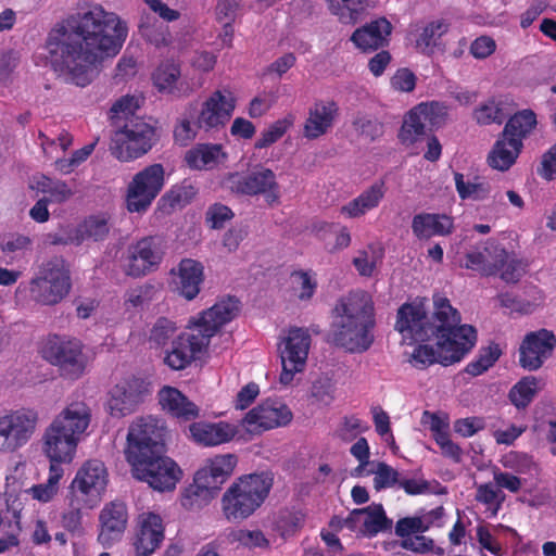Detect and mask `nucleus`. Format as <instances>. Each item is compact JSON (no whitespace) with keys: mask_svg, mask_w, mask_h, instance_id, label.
<instances>
[{"mask_svg":"<svg viewBox=\"0 0 556 556\" xmlns=\"http://www.w3.org/2000/svg\"><path fill=\"white\" fill-rule=\"evenodd\" d=\"M128 26L116 13L100 4L80 8L68 27L52 29L46 41L54 72L78 87L91 84L98 66L117 55L127 38Z\"/></svg>","mask_w":556,"mask_h":556,"instance_id":"1","label":"nucleus"},{"mask_svg":"<svg viewBox=\"0 0 556 556\" xmlns=\"http://www.w3.org/2000/svg\"><path fill=\"white\" fill-rule=\"evenodd\" d=\"M166 428L152 417L134 421L127 433L126 460L136 479L157 491L175 489L181 470L166 454Z\"/></svg>","mask_w":556,"mask_h":556,"instance_id":"2","label":"nucleus"},{"mask_svg":"<svg viewBox=\"0 0 556 556\" xmlns=\"http://www.w3.org/2000/svg\"><path fill=\"white\" fill-rule=\"evenodd\" d=\"M331 342L345 352L365 353L375 341L376 308L372 295L354 289L339 298L331 311Z\"/></svg>","mask_w":556,"mask_h":556,"instance_id":"3","label":"nucleus"},{"mask_svg":"<svg viewBox=\"0 0 556 556\" xmlns=\"http://www.w3.org/2000/svg\"><path fill=\"white\" fill-rule=\"evenodd\" d=\"M240 311V302L235 296L217 301L190 321L189 331L180 333L173 342L164 358L165 364L174 370L189 366L197 355L206 349L211 338L231 321Z\"/></svg>","mask_w":556,"mask_h":556,"instance_id":"4","label":"nucleus"},{"mask_svg":"<svg viewBox=\"0 0 556 556\" xmlns=\"http://www.w3.org/2000/svg\"><path fill=\"white\" fill-rule=\"evenodd\" d=\"M434 312L429 316L422 304L404 303L396 313L394 328L405 341L428 342L433 334L460 326V314L445 296L433 298Z\"/></svg>","mask_w":556,"mask_h":556,"instance_id":"5","label":"nucleus"},{"mask_svg":"<svg viewBox=\"0 0 556 556\" xmlns=\"http://www.w3.org/2000/svg\"><path fill=\"white\" fill-rule=\"evenodd\" d=\"M91 410L85 402L68 404L46 429L42 450L50 465L71 463L80 435L90 424Z\"/></svg>","mask_w":556,"mask_h":556,"instance_id":"6","label":"nucleus"},{"mask_svg":"<svg viewBox=\"0 0 556 556\" xmlns=\"http://www.w3.org/2000/svg\"><path fill=\"white\" fill-rule=\"evenodd\" d=\"M274 485V475L261 471L242 475L224 492L222 514L231 523H239L258 510Z\"/></svg>","mask_w":556,"mask_h":556,"instance_id":"7","label":"nucleus"},{"mask_svg":"<svg viewBox=\"0 0 556 556\" xmlns=\"http://www.w3.org/2000/svg\"><path fill=\"white\" fill-rule=\"evenodd\" d=\"M432 340L435 341V349L424 342L414 349L409 363L416 369L424 370L435 363L446 367L460 362L476 345L477 330L465 324L435 333Z\"/></svg>","mask_w":556,"mask_h":556,"instance_id":"8","label":"nucleus"},{"mask_svg":"<svg viewBox=\"0 0 556 556\" xmlns=\"http://www.w3.org/2000/svg\"><path fill=\"white\" fill-rule=\"evenodd\" d=\"M70 268L61 256H53L39 266L28 282L29 300L42 306L59 304L71 291Z\"/></svg>","mask_w":556,"mask_h":556,"instance_id":"9","label":"nucleus"},{"mask_svg":"<svg viewBox=\"0 0 556 556\" xmlns=\"http://www.w3.org/2000/svg\"><path fill=\"white\" fill-rule=\"evenodd\" d=\"M155 142V127L142 117L130 116L114 132L110 150L117 160L128 162L148 153Z\"/></svg>","mask_w":556,"mask_h":556,"instance_id":"10","label":"nucleus"},{"mask_svg":"<svg viewBox=\"0 0 556 556\" xmlns=\"http://www.w3.org/2000/svg\"><path fill=\"white\" fill-rule=\"evenodd\" d=\"M83 349L81 342L77 339L50 334L40 352L43 359L58 367L61 377L77 380L87 367V356Z\"/></svg>","mask_w":556,"mask_h":556,"instance_id":"11","label":"nucleus"},{"mask_svg":"<svg viewBox=\"0 0 556 556\" xmlns=\"http://www.w3.org/2000/svg\"><path fill=\"white\" fill-rule=\"evenodd\" d=\"M165 185V169L160 163L146 166L132 177L126 190L129 213H146Z\"/></svg>","mask_w":556,"mask_h":556,"instance_id":"12","label":"nucleus"},{"mask_svg":"<svg viewBox=\"0 0 556 556\" xmlns=\"http://www.w3.org/2000/svg\"><path fill=\"white\" fill-rule=\"evenodd\" d=\"M106 484L108 471L104 464L91 459L76 472L70 485V494L83 501L87 509H92L101 502Z\"/></svg>","mask_w":556,"mask_h":556,"instance_id":"13","label":"nucleus"},{"mask_svg":"<svg viewBox=\"0 0 556 556\" xmlns=\"http://www.w3.org/2000/svg\"><path fill=\"white\" fill-rule=\"evenodd\" d=\"M311 336L306 329L290 328L279 344L282 370L279 380L282 384L292 382L294 375L304 370L311 346Z\"/></svg>","mask_w":556,"mask_h":556,"instance_id":"14","label":"nucleus"},{"mask_svg":"<svg viewBox=\"0 0 556 556\" xmlns=\"http://www.w3.org/2000/svg\"><path fill=\"white\" fill-rule=\"evenodd\" d=\"M37 421V413L30 409L0 416V452L13 453L24 446L34 434Z\"/></svg>","mask_w":556,"mask_h":556,"instance_id":"15","label":"nucleus"},{"mask_svg":"<svg viewBox=\"0 0 556 556\" xmlns=\"http://www.w3.org/2000/svg\"><path fill=\"white\" fill-rule=\"evenodd\" d=\"M164 253L163 241L160 237L141 238L128 248L126 275L139 278L156 270L163 261Z\"/></svg>","mask_w":556,"mask_h":556,"instance_id":"16","label":"nucleus"},{"mask_svg":"<svg viewBox=\"0 0 556 556\" xmlns=\"http://www.w3.org/2000/svg\"><path fill=\"white\" fill-rule=\"evenodd\" d=\"M149 393V383L141 378L131 377L119 381L109 393L110 415L114 418H123L135 413Z\"/></svg>","mask_w":556,"mask_h":556,"instance_id":"17","label":"nucleus"},{"mask_svg":"<svg viewBox=\"0 0 556 556\" xmlns=\"http://www.w3.org/2000/svg\"><path fill=\"white\" fill-rule=\"evenodd\" d=\"M231 190L242 195L263 194L265 201L273 205L279 202L280 186L274 170L267 167H261L260 170L251 172L247 175L238 173L230 175Z\"/></svg>","mask_w":556,"mask_h":556,"instance_id":"18","label":"nucleus"},{"mask_svg":"<svg viewBox=\"0 0 556 556\" xmlns=\"http://www.w3.org/2000/svg\"><path fill=\"white\" fill-rule=\"evenodd\" d=\"M236 97L229 89H217L202 103L197 126L205 131L223 128L236 109Z\"/></svg>","mask_w":556,"mask_h":556,"instance_id":"19","label":"nucleus"},{"mask_svg":"<svg viewBox=\"0 0 556 556\" xmlns=\"http://www.w3.org/2000/svg\"><path fill=\"white\" fill-rule=\"evenodd\" d=\"M292 419L290 408L277 400H266L252 408L243 418L250 433H262L288 425Z\"/></svg>","mask_w":556,"mask_h":556,"instance_id":"20","label":"nucleus"},{"mask_svg":"<svg viewBox=\"0 0 556 556\" xmlns=\"http://www.w3.org/2000/svg\"><path fill=\"white\" fill-rule=\"evenodd\" d=\"M556 348L553 331L540 329L526 334L519 348V364L522 368L533 371L542 367Z\"/></svg>","mask_w":556,"mask_h":556,"instance_id":"21","label":"nucleus"},{"mask_svg":"<svg viewBox=\"0 0 556 556\" xmlns=\"http://www.w3.org/2000/svg\"><path fill=\"white\" fill-rule=\"evenodd\" d=\"M165 539V526L159 514L141 513L137 518L132 546L137 556H151Z\"/></svg>","mask_w":556,"mask_h":556,"instance_id":"22","label":"nucleus"},{"mask_svg":"<svg viewBox=\"0 0 556 556\" xmlns=\"http://www.w3.org/2000/svg\"><path fill=\"white\" fill-rule=\"evenodd\" d=\"M99 521L98 541L103 547L109 548L122 539L127 528L128 510L126 504L121 501H112L105 504L100 511Z\"/></svg>","mask_w":556,"mask_h":556,"instance_id":"23","label":"nucleus"},{"mask_svg":"<svg viewBox=\"0 0 556 556\" xmlns=\"http://www.w3.org/2000/svg\"><path fill=\"white\" fill-rule=\"evenodd\" d=\"M339 114L338 104L332 101H316L308 110V116L303 126V135L306 139H317L332 128Z\"/></svg>","mask_w":556,"mask_h":556,"instance_id":"24","label":"nucleus"},{"mask_svg":"<svg viewBox=\"0 0 556 556\" xmlns=\"http://www.w3.org/2000/svg\"><path fill=\"white\" fill-rule=\"evenodd\" d=\"M192 440L202 446H217L230 442L238 429L226 421H195L189 426Z\"/></svg>","mask_w":556,"mask_h":556,"instance_id":"25","label":"nucleus"},{"mask_svg":"<svg viewBox=\"0 0 556 556\" xmlns=\"http://www.w3.org/2000/svg\"><path fill=\"white\" fill-rule=\"evenodd\" d=\"M392 25L386 17H380L355 29L351 41L363 52L376 51L388 45Z\"/></svg>","mask_w":556,"mask_h":556,"instance_id":"26","label":"nucleus"},{"mask_svg":"<svg viewBox=\"0 0 556 556\" xmlns=\"http://www.w3.org/2000/svg\"><path fill=\"white\" fill-rule=\"evenodd\" d=\"M386 192L384 180H377L364 189L356 198L342 205L340 214L345 218H361L380 205Z\"/></svg>","mask_w":556,"mask_h":556,"instance_id":"27","label":"nucleus"},{"mask_svg":"<svg viewBox=\"0 0 556 556\" xmlns=\"http://www.w3.org/2000/svg\"><path fill=\"white\" fill-rule=\"evenodd\" d=\"M386 192L384 180H377L364 189L356 198L342 205L340 214L345 218H361L380 205Z\"/></svg>","mask_w":556,"mask_h":556,"instance_id":"28","label":"nucleus"},{"mask_svg":"<svg viewBox=\"0 0 556 556\" xmlns=\"http://www.w3.org/2000/svg\"><path fill=\"white\" fill-rule=\"evenodd\" d=\"M386 192L384 180H377L364 189L356 198L342 205L340 214L345 218H361L380 205Z\"/></svg>","mask_w":556,"mask_h":556,"instance_id":"29","label":"nucleus"},{"mask_svg":"<svg viewBox=\"0 0 556 556\" xmlns=\"http://www.w3.org/2000/svg\"><path fill=\"white\" fill-rule=\"evenodd\" d=\"M238 463L235 454L216 455L207 460V464L198 470V481L206 483V488L217 493L220 486L230 478Z\"/></svg>","mask_w":556,"mask_h":556,"instance_id":"30","label":"nucleus"},{"mask_svg":"<svg viewBox=\"0 0 556 556\" xmlns=\"http://www.w3.org/2000/svg\"><path fill=\"white\" fill-rule=\"evenodd\" d=\"M162 410L173 418L189 421L199 417V407L177 388L164 386L157 393Z\"/></svg>","mask_w":556,"mask_h":556,"instance_id":"31","label":"nucleus"},{"mask_svg":"<svg viewBox=\"0 0 556 556\" xmlns=\"http://www.w3.org/2000/svg\"><path fill=\"white\" fill-rule=\"evenodd\" d=\"M203 265L191 258H184L179 262L174 283L178 293L186 300L191 301L200 293L204 280Z\"/></svg>","mask_w":556,"mask_h":556,"instance_id":"32","label":"nucleus"},{"mask_svg":"<svg viewBox=\"0 0 556 556\" xmlns=\"http://www.w3.org/2000/svg\"><path fill=\"white\" fill-rule=\"evenodd\" d=\"M412 230L419 240H428L432 237H445L453 232V218L445 214L419 213L413 217Z\"/></svg>","mask_w":556,"mask_h":556,"instance_id":"33","label":"nucleus"},{"mask_svg":"<svg viewBox=\"0 0 556 556\" xmlns=\"http://www.w3.org/2000/svg\"><path fill=\"white\" fill-rule=\"evenodd\" d=\"M222 144L198 143L185 154V162L190 169H211L219 163V159H226Z\"/></svg>","mask_w":556,"mask_h":556,"instance_id":"34","label":"nucleus"},{"mask_svg":"<svg viewBox=\"0 0 556 556\" xmlns=\"http://www.w3.org/2000/svg\"><path fill=\"white\" fill-rule=\"evenodd\" d=\"M522 148L523 143H519V140L513 142L501 134L488 156V163L492 168L505 172L515 164Z\"/></svg>","mask_w":556,"mask_h":556,"instance_id":"35","label":"nucleus"},{"mask_svg":"<svg viewBox=\"0 0 556 556\" xmlns=\"http://www.w3.org/2000/svg\"><path fill=\"white\" fill-rule=\"evenodd\" d=\"M180 66L173 61L162 62L153 73L152 79L154 86L162 92L174 96H182L189 93V87L182 88L184 84L179 83Z\"/></svg>","mask_w":556,"mask_h":556,"instance_id":"36","label":"nucleus"},{"mask_svg":"<svg viewBox=\"0 0 556 556\" xmlns=\"http://www.w3.org/2000/svg\"><path fill=\"white\" fill-rule=\"evenodd\" d=\"M536 124V114L532 110H520L509 117L502 134L513 142L519 140V143H523V140L531 135Z\"/></svg>","mask_w":556,"mask_h":556,"instance_id":"37","label":"nucleus"},{"mask_svg":"<svg viewBox=\"0 0 556 556\" xmlns=\"http://www.w3.org/2000/svg\"><path fill=\"white\" fill-rule=\"evenodd\" d=\"M450 29V23L444 18L433 20L424 25L416 35L415 48L424 53L431 54L440 45L441 38Z\"/></svg>","mask_w":556,"mask_h":556,"instance_id":"38","label":"nucleus"},{"mask_svg":"<svg viewBox=\"0 0 556 556\" xmlns=\"http://www.w3.org/2000/svg\"><path fill=\"white\" fill-rule=\"evenodd\" d=\"M363 510H365L363 516V527L359 528V532L365 536L372 538L379 532L391 529L392 520L387 517L382 504L372 503L369 506L364 507Z\"/></svg>","mask_w":556,"mask_h":556,"instance_id":"39","label":"nucleus"},{"mask_svg":"<svg viewBox=\"0 0 556 556\" xmlns=\"http://www.w3.org/2000/svg\"><path fill=\"white\" fill-rule=\"evenodd\" d=\"M539 391V380L533 376L521 378L508 392L510 403L518 409H525Z\"/></svg>","mask_w":556,"mask_h":556,"instance_id":"40","label":"nucleus"},{"mask_svg":"<svg viewBox=\"0 0 556 556\" xmlns=\"http://www.w3.org/2000/svg\"><path fill=\"white\" fill-rule=\"evenodd\" d=\"M294 122L295 115L293 113H288L282 118L275 121L262 131L260 138L254 143V148L265 149L273 146L287 134L294 125Z\"/></svg>","mask_w":556,"mask_h":556,"instance_id":"41","label":"nucleus"},{"mask_svg":"<svg viewBox=\"0 0 556 556\" xmlns=\"http://www.w3.org/2000/svg\"><path fill=\"white\" fill-rule=\"evenodd\" d=\"M502 350L495 342H491L488 346L481 348L475 359L469 362L465 367V371L477 377L489 370L501 357Z\"/></svg>","mask_w":556,"mask_h":556,"instance_id":"42","label":"nucleus"},{"mask_svg":"<svg viewBox=\"0 0 556 556\" xmlns=\"http://www.w3.org/2000/svg\"><path fill=\"white\" fill-rule=\"evenodd\" d=\"M206 483L198 481L195 473L193 484L189 485L182 493L181 505L189 510L199 509L206 505L216 494L211 488L205 486Z\"/></svg>","mask_w":556,"mask_h":556,"instance_id":"43","label":"nucleus"},{"mask_svg":"<svg viewBox=\"0 0 556 556\" xmlns=\"http://www.w3.org/2000/svg\"><path fill=\"white\" fill-rule=\"evenodd\" d=\"M64 475L62 466L50 465L47 482L33 485L30 494L33 498L47 503L51 501L59 491V482Z\"/></svg>","mask_w":556,"mask_h":556,"instance_id":"44","label":"nucleus"},{"mask_svg":"<svg viewBox=\"0 0 556 556\" xmlns=\"http://www.w3.org/2000/svg\"><path fill=\"white\" fill-rule=\"evenodd\" d=\"M292 288L300 301H309L318 287L316 274L308 270H293L290 275Z\"/></svg>","mask_w":556,"mask_h":556,"instance_id":"45","label":"nucleus"},{"mask_svg":"<svg viewBox=\"0 0 556 556\" xmlns=\"http://www.w3.org/2000/svg\"><path fill=\"white\" fill-rule=\"evenodd\" d=\"M109 233L108 220L100 216H90L76 228V244L87 239L103 240Z\"/></svg>","mask_w":556,"mask_h":556,"instance_id":"46","label":"nucleus"},{"mask_svg":"<svg viewBox=\"0 0 556 556\" xmlns=\"http://www.w3.org/2000/svg\"><path fill=\"white\" fill-rule=\"evenodd\" d=\"M426 123L421 118V114L417 111V108H413L406 115L403 125L401 127L399 138L404 144L415 143L421 136L425 135Z\"/></svg>","mask_w":556,"mask_h":556,"instance_id":"47","label":"nucleus"},{"mask_svg":"<svg viewBox=\"0 0 556 556\" xmlns=\"http://www.w3.org/2000/svg\"><path fill=\"white\" fill-rule=\"evenodd\" d=\"M67 498L68 507L61 515V525L73 534H81L84 530L83 509L87 508V505L72 494H68Z\"/></svg>","mask_w":556,"mask_h":556,"instance_id":"48","label":"nucleus"},{"mask_svg":"<svg viewBox=\"0 0 556 556\" xmlns=\"http://www.w3.org/2000/svg\"><path fill=\"white\" fill-rule=\"evenodd\" d=\"M331 12L339 16L342 23H355L359 13L370 0H328Z\"/></svg>","mask_w":556,"mask_h":556,"instance_id":"49","label":"nucleus"},{"mask_svg":"<svg viewBox=\"0 0 556 556\" xmlns=\"http://www.w3.org/2000/svg\"><path fill=\"white\" fill-rule=\"evenodd\" d=\"M457 193L462 200L482 201L489 197L490 186L484 182H466L462 173H454Z\"/></svg>","mask_w":556,"mask_h":556,"instance_id":"50","label":"nucleus"},{"mask_svg":"<svg viewBox=\"0 0 556 556\" xmlns=\"http://www.w3.org/2000/svg\"><path fill=\"white\" fill-rule=\"evenodd\" d=\"M417 111L421 114L426 125L432 128L441 127L446 119V106L440 102H422L416 105Z\"/></svg>","mask_w":556,"mask_h":556,"instance_id":"51","label":"nucleus"},{"mask_svg":"<svg viewBox=\"0 0 556 556\" xmlns=\"http://www.w3.org/2000/svg\"><path fill=\"white\" fill-rule=\"evenodd\" d=\"M352 125L359 136L371 142L378 140L384 134V125L377 118L358 116L353 121Z\"/></svg>","mask_w":556,"mask_h":556,"instance_id":"52","label":"nucleus"},{"mask_svg":"<svg viewBox=\"0 0 556 556\" xmlns=\"http://www.w3.org/2000/svg\"><path fill=\"white\" fill-rule=\"evenodd\" d=\"M195 194L197 190L191 184L175 185L161 200L167 202L170 207L185 206Z\"/></svg>","mask_w":556,"mask_h":556,"instance_id":"53","label":"nucleus"},{"mask_svg":"<svg viewBox=\"0 0 556 556\" xmlns=\"http://www.w3.org/2000/svg\"><path fill=\"white\" fill-rule=\"evenodd\" d=\"M473 117L480 125L502 124L504 114L502 108L492 99L478 106Z\"/></svg>","mask_w":556,"mask_h":556,"instance_id":"54","label":"nucleus"},{"mask_svg":"<svg viewBox=\"0 0 556 556\" xmlns=\"http://www.w3.org/2000/svg\"><path fill=\"white\" fill-rule=\"evenodd\" d=\"M175 331V323L165 317H161L153 325L150 331L149 341L156 346H163L174 336Z\"/></svg>","mask_w":556,"mask_h":556,"instance_id":"55","label":"nucleus"},{"mask_svg":"<svg viewBox=\"0 0 556 556\" xmlns=\"http://www.w3.org/2000/svg\"><path fill=\"white\" fill-rule=\"evenodd\" d=\"M401 475L386 463H379L374 478V486L377 491L397 485Z\"/></svg>","mask_w":556,"mask_h":556,"instance_id":"56","label":"nucleus"},{"mask_svg":"<svg viewBox=\"0 0 556 556\" xmlns=\"http://www.w3.org/2000/svg\"><path fill=\"white\" fill-rule=\"evenodd\" d=\"M476 500L489 507H494V514H496L505 500V494L492 483H484L478 486Z\"/></svg>","mask_w":556,"mask_h":556,"instance_id":"57","label":"nucleus"},{"mask_svg":"<svg viewBox=\"0 0 556 556\" xmlns=\"http://www.w3.org/2000/svg\"><path fill=\"white\" fill-rule=\"evenodd\" d=\"M33 241L28 236L21 233H11L7 236L2 243L1 250L5 254H23L30 250Z\"/></svg>","mask_w":556,"mask_h":556,"instance_id":"58","label":"nucleus"},{"mask_svg":"<svg viewBox=\"0 0 556 556\" xmlns=\"http://www.w3.org/2000/svg\"><path fill=\"white\" fill-rule=\"evenodd\" d=\"M198 129L197 122L191 123L189 118H180L174 127V140L181 147H187L197 137Z\"/></svg>","mask_w":556,"mask_h":556,"instance_id":"59","label":"nucleus"},{"mask_svg":"<svg viewBox=\"0 0 556 556\" xmlns=\"http://www.w3.org/2000/svg\"><path fill=\"white\" fill-rule=\"evenodd\" d=\"M155 293L153 285L146 283L127 291L125 303L131 307H140L150 302Z\"/></svg>","mask_w":556,"mask_h":556,"instance_id":"60","label":"nucleus"},{"mask_svg":"<svg viewBox=\"0 0 556 556\" xmlns=\"http://www.w3.org/2000/svg\"><path fill=\"white\" fill-rule=\"evenodd\" d=\"M233 217V212L227 205L215 203L206 212V222L213 229H220L227 220Z\"/></svg>","mask_w":556,"mask_h":556,"instance_id":"61","label":"nucleus"},{"mask_svg":"<svg viewBox=\"0 0 556 556\" xmlns=\"http://www.w3.org/2000/svg\"><path fill=\"white\" fill-rule=\"evenodd\" d=\"M496 50L495 40L488 36L482 35L477 37L470 45L469 52L477 60H484L492 55Z\"/></svg>","mask_w":556,"mask_h":556,"instance_id":"62","label":"nucleus"},{"mask_svg":"<svg viewBox=\"0 0 556 556\" xmlns=\"http://www.w3.org/2000/svg\"><path fill=\"white\" fill-rule=\"evenodd\" d=\"M424 532L426 530L419 516L401 518L395 525V534L402 539Z\"/></svg>","mask_w":556,"mask_h":556,"instance_id":"63","label":"nucleus"},{"mask_svg":"<svg viewBox=\"0 0 556 556\" xmlns=\"http://www.w3.org/2000/svg\"><path fill=\"white\" fill-rule=\"evenodd\" d=\"M312 396L319 403L329 405L334 400V387L329 378L313 382Z\"/></svg>","mask_w":556,"mask_h":556,"instance_id":"64","label":"nucleus"}]
</instances>
